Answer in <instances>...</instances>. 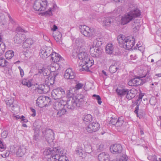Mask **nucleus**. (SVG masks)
Segmentation results:
<instances>
[{"label":"nucleus","mask_w":161,"mask_h":161,"mask_svg":"<svg viewBox=\"0 0 161 161\" xmlns=\"http://www.w3.org/2000/svg\"><path fill=\"white\" fill-rule=\"evenodd\" d=\"M57 89L58 92V97H60L61 98L63 97L65 94V92L64 90L61 87H58Z\"/></svg>","instance_id":"a19ab883"},{"label":"nucleus","mask_w":161,"mask_h":161,"mask_svg":"<svg viewBox=\"0 0 161 161\" xmlns=\"http://www.w3.org/2000/svg\"><path fill=\"white\" fill-rule=\"evenodd\" d=\"M33 43V41L31 38H27L24 42L23 47L25 48H30Z\"/></svg>","instance_id":"cd10ccee"},{"label":"nucleus","mask_w":161,"mask_h":161,"mask_svg":"<svg viewBox=\"0 0 161 161\" xmlns=\"http://www.w3.org/2000/svg\"><path fill=\"white\" fill-rule=\"evenodd\" d=\"M45 98H46V103H47V105H48L50 104L51 101V99L50 98L48 97H45Z\"/></svg>","instance_id":"e2e57ef3"},{"label":"nucleus","mask_w":161,"mask_h":161,"mask_svg":"<svg viewBox=\"0 0 161 161\" xmlns=\"http://www.w3.org/2000/svg\"><path fill=\"white\" fill-rule=\"evenodd\" d=\"M14 55V52L12 50H9L6 52L5 53V57L7 59H11Z\"/></svg>","instance_id":"e433bc0d"},{"label":"nucleus","mask_w":161,"mask_h":161,"mask_svg":"<svg viewBox=\"0 0 161 161\" xmlns=\"http://www.w3.org/2000/svg\"><path fill=\"white\" fill-rule=\"evenodd\" d=\"M98 158L99 161H109L110 156L108 153L102 152L99 154Z\"/></svg>","instance_id":"a211bd4d"},{"label":"nucleus","mask_w":161,"mask_h":161,"mask_svg":"<svg viewBox=\"0 0 161 161\" xmlns=\"http://www.w3.org/2000/svg\"><path fill=\"white\" fill-rule=\"evenodd\" d=\"M26 152L25 147L24 145L15 147L14 146L12 147L11 148V152L12 154H15L19 157H21L23 156Z\"/></svg>","instance_id":"0eeeda50"},{"label":"nucleus","mask_w":161,"mask_h":161,"mask_svg":"<svg viewBox=\"0 0 161 161\" xmlns=\"http://www.w3.org/2000/svg\"><path fill=\"white\" fill-rule=\"evenodd\" d=\"M116 92L119 97H122L127 93V89L121 87L118 88L116 89Z\"/></svg>","instance_id":"4be33fe9"},{"label":"nucleus","mask_w":161,"mask_h":161,"mask_svg":"<svg viewBox=\"0 0 161 161\" xmlns=\"http://www.w3.org/2000/svg\"><path fill=\"white\" fill-rule=\"evenodd\" d=\"M103 42V39L102 38H97L93 41V44L92 45L96 47H99L102 45Z\"/></svg>","instance_id":"c756f323"},{"label":"nucleus","mask_w":161,"mask_h":161,"mask_svg":"<svg viewBox=\"0 0 161 161\" xmlns=\"http://www.w3.org/2000/svg\"><path fill=\"white\" fill-rule=\"evenodd\" d=\"M1 135L2 137L3 138H5L8 135L7 132L6 131H4L2 133Z\"/></svg>","instance_id":"bf43d9fd"},{"label":"nucleus","mask_w":161,"mask_h":161,"mask_svg":"<svg viewBox=\"0 0 161 161\" xmlns=\"http://www.w3.org/2000/svg\"><path fill=\"white\" fill-rule=\"evenodd\" d=\"M156 66L158 67L161 66V60H159L156 62Z\"/></svg>","instance_id":"338daca9"},{"label":"nucleus","mask_w":161,"mask_h":161,"mask_svg":"<svg viewBox=\"0 0 161 161\" xmlns=\"http://www.w3.org/2000/svg\"><path fill=\"white\" fill-rule=\"evenodd\" d=\"M88 147L89 148V149H88L87 147H86V153H87L89 154H90L92 152V147L91 146H88Z\"/></svg>","instance_id":"13d9d810"},{"label":"nucleus","mask_w":161,"mask_h":161,"mask_svg":"<svg viewBox=\"0 0 161 161\" xmlns=\"http://www.w3.org/2000/svg\"><path fill=\"white\" fill-rule=\"evenodd\" d=\"M104 145L101 144L100 145H97V150L98 152L101 151L103 149Z\"/></svg>","instance_id":"864d4df0"},{"label":"nucleus","mask_w":161,"mask_h":161,"mask_svg":"<svg viewBox=\"0 0 161 161\" xmlns=\"http://www.w3.org/2000/svg\"><path fill=\"white\" fill-rule=\"evenodd\" d=\"M136 92V90L135 89H132L130 90L127 89V92L126 94V97L128 99L130 100L135 97Z\"/></svg>","instance_id":"393cba45"},{"label":"nucleus","mask_w":161,"mask_h":161,"mask_svg":"<svg viewBox=\"0 0 161 161\" xmlns=\"http://www.w3.org/2000/svg\"><path fill=\"white\" fill-rule=\"evenodd\" d=\"M128 84L130 86H137L142 85L143 81L141 78L136 77L130 80Z\"/></svg>","instance_id":"dca6fc26"},{"label":"nucleus","mask_w":161,"mask_h":161,"mask_svg":"<svg viewBox=\"0 0 161 161\" xmlns=\"http://www.w3.org/2000/svg\"><path fill=\"white\" fill-rule=\"evenodd\" d=\"M120 67L118 66L117 63H115L114 65H111L109 68V71L111 73L115 72L117 70L120 69Z\"/></svg>","instance_id":"2f4dec72"},{"label":"nucleus","mask_w":161,"mask_h":161,"mask_svg":"<svg viewBox=\"0 0 161 161\" xmlns=\"http://www.w3.org/2000/svg\"><path fill=\"white\" fill-rule=\"evenodd\" d=\"M53 52L52 47L46 46L42 47L40 51V55L42 58L45 59L51 56Z\"/></svg>","instance_id":"6e6552de"},{"label":"nucleus","mask_w":161,"mask_h":161,"mask_svg":"<svg viewBox=\"0 0 161 161\" xmlns=\"http://www.w3.org/2000/svg\"><path fill=\"white\" fill-rule=\"evenodd\" d=\"M110 149L111 153L116 154L121 153L122 151V148L119 144H114L110 146Z\"/></svg>","instance_id":"2eb2a0df"},{"label":"nucleus","mask_w":161,"mask_h":161,"mask_svg":"<svg viewBox=\"0 0 161 161\" xmlns=\"http://www.w3.org/2000/svg\"><path fill=\"white\" fill-rule=\"evenodd\" d=\"M80 61L79 64L84 70L88 71L90 68L93 65V60L89 58L87 53L84 48L79 49L76 52Z\"/></svg>","instance_id":"f03ea898"},{"label":"nucleus","mask_w":161,"mask_h":161,"mask_svg":"<svg viewBox=\"0 0 161 161\" xmlns=\"http://www.w3.org/2000/svg\"><path fill=\"white\" fill-rule=\"evenodd\" d=\"M49 87L47 86L46 87L44 85H39L36 89V90L40 94L45 93L48 92Z\"/></svg>","instance_id":"6ab92c4d"},{"label":"nucleus","mask_w":161,"mask_h":161,"mask_svg":"<svg viewBox=\"0 0 161 161\" xmlns=\"http://www.w3.org/2000/svg\"><path fill=\"white\" fill-rule=\"evenodd\" d=\"M8 62L4 58L0 57V68H4L8 66Z\"/></svg>","instance_id":"473e14b6"},{"label":"nucleus","mask_w":161,"mask_h":161,"mask_svg":"<svg viewBox=\"0 0 161 161\" xmlns=\"http://www.w3.org/2000/svg\"><path fill=\"white\" fill-rule=\"evenodd\" d=\"M38 72L40 74L42 73L44 76H46L47 77L50 74V71L47 66L46 68L42 67L41 69H39Z\"/></svg>","instance_id":"c85d7f7f"},{"label":"nucleus","mask_w":161,"mask_h":161,"mask_svg":"<svg viewBox=\"0 0 161 161\" xmlns=\"http://www.w3.org/2000/svg\"><path fill=\"white\" fill-rule=\"evenodd\" d=\"M76 98L78 107H79L81 104H83L85 101V99L83 95L81 94H78L76 96L74 97Z\"/></svg>","instance_id":"412c9836"},{"label":"nucleus","mask_w":161,"mask_h":161,"mask_svg":"<svg viewBox=\"0 0 161 161\" xmlns=\"http://www.w3.org/2000/svg\"><path fill=\"white\" fill-rule=\"evenodd\" d=\"M113 20L112 18L107 17L105 18L103 21V26H109L113 22Z\"/></svg>","instance_id":"72a5a7b5"},{"label":"nucleus","mask_w":161,"mask_h":161,"mask_svg":"<svg viewBox=\"0 0 161 161\" xmlns=\"http://www.w3.org/2000/svg\"><path fill=\"white\" fill-rule=\"evenodd\" d=\"M66 101L63 100H60L59 102H56L54 103L53 107L57 111L56 114L58 117H60L65 114L66 112Z\"/></svg>","instance_id":"39448f33"},{"label":"nucleus","mask_w":161,"mask_h":161,"mask_svg":"<svg viewBox=\"0 0 161 161\" xmlns=\"http://www.w3.org/2000/svg\"><path fill=\"white\" fill-rule=\"evenodd\" d=\"M16 31L18 32V33H23L24 32L25 33L27 32V31H26L25 30L22 29L20 27H18L16 29Z\"/></svg>","instance_id":"5fc2aeb1"},{"label":"nucleus","mask_w":161,"mask_h":161,"mask_svg":"<svg viewBox=\"0 0 161 161\" xmlns=\"http://www.w3.org/2000/svg\"><path fill=\"white\" fill-rule=\"evenodd\" d=\"M2 38L0 36V50L4 51V52L5 49V46L4 43L2 42Z\"/></svg>","instance_id":"c03bdc74"},{"label":"nucleus","mask_w":161,"mask_h":161,"mask_svg":"<svg viewBox=\"0 0 161 161\" xmlns=\"http://www.w3.org/2000/svg\"><path fill=\"white\" fill-rule=\"evenodd\" d=\"M75 43L77 46L80 47L79 49H83L82 47H83L85 45V42L82 38L80 37L76 39L75 41Z\"/></svg>","instance_id":"a878e982"},{"label":"nucleus","mask_w":161,"mask_h":161,"mask_svg":"<svg viewBox=\"0 0 161 161\" xmlns=\"http://www.w3.org/2000/svg\"><path fill=\"white\" fill-rule=\"evenodd\" d=\"M56 5H53L52 8H49L47 11L44 12L45 14L51 15H52V12L55 10Z\"/></svg>","instance_id":"58836bf2"},{"label":"nucleus","mask_w":161,"mask_h":161,"mask_svg":"<svg viewBox=\"0 0 161 161\" xmlns=\"http://www.w3.org/2000/svg\"><path fill=\"white\" fill-rule=\"evenodd\" d=\"M114 47L111 43H108L106 46V52L108 54H112L114 52Z\"/></svg>","instance_id":"7c9ffc66"},{"label":"nucleus","mask_w":161,"mask_h":161,"mask_svg":"<svg viewBox=\"0 0 161 161\" xmlns=\"http://www.w3.org/2000/svg\"><path fill=\"white\" fill-rule=\"evenodd\" d=\"M124 123L123 118L122 117H119L116 121V126H120L122 125Z\"/></svg>","instance_id":"ea45409f"},{"label":"nucleus","mask_w":161,"mask_h":161,"mask_svg":"<svg viewBox=\"0 0 161 161\" xmlns=\"http://www.w3.org/2000/svg\"><path fill=\"white\" fill-rule=\"evenodd\" d=\"M130 59L134 60L136 59L137 56L136 54L133 53L130 55Z\"/></svg>","instance_id":"680f3d73"},{"label":"nucleus","mask_w":161,"mask_h":161,"mask_svg":"<svg viewBox=\"0 0 161 161\" xmlns=\"http://www.w3.org/2000/svg\"><path fill=\"white\" fill-rule=\"evenodd\" d=\"M5 101L6 105L9 106H10L13 104L14 102V100L12 98H7L6 99Z\"/></svg>","instance_id":"a18cd8bd"},{"label":"nucleus","mask_w":161,"mask_h":161,"mask_svg":"<svg viewBox=\"0 0 161 161\" xmlns=\"http://www.w3.org/2000/svg\"><path fill=\"white\" fill-rule=\"evenodd\" d=\"M148 158L152 161H158L157 160V157L155 155L149 156Z\"/></svg>","instance_id":"8fccbe9b"},{"label":"nucleus","mask_w":161,"mask_h":161,"mask_svg":"<svg viewBox=\"0 0 161 161\" xmlns=\"http://www.w3.org/2000/svg\"><path fill=\"white\" fill-rule=\"evenodd\" d=\"M102 52V50L99 47H96L92 45L90 47V54L93 57H98L101 55Z\"/></svg>","instance_id":"9b49d317"},{"label":"nucleus","mask_w":161,"mask_h":161,"mask_svg":"<svg viewBox=\"0 0 161 161\" xmlns=\"http://www.w3.org/2000/svg\"><path fill=\"white\" fill-rule=\"evenodd\" d=\"M76 98L74 97H70L69 100L67 102L66 101V106L68 109H74L78 107L76 102Z\"/></svg>","instance_id":"f8f14e48"},{"label":"nucleus","mask_w":161,"mask_h":161,"mask_svg":"<svg viewBox=\"0 0 161 161\" xmlns=\"http://www.w3.org/2000/svg\"><path fill=\"white\" fill-rule=\"evenodd\" d=\"M53 36L56 42L59 44L62 43V35L59 31H55L53 33Z\"/></svg>","instance_id":"b1692460"},{"label":"nucleus","mask_w":161,"mask_h":161,"mask_svg":"<svg viewBox=\"0 0 161 161\" xmlns=\"http://www.w3.org/2000/svg\"><path fill=\"white\" fill-rule=\"evenodd\" d=\"M31 112L33 113L31 114L32 116L33 117L35 116L36 115V110L33 108H31Z\"/></svg>","instance_id":"69168bd1"},{"label":"nucleus","mask_w":161,"mask_h":161,"mask_svg":"<svg viewBox=\"0 0 161 161\" xmlns=\"http://www.w3.org/2000/svg\"><path fill=\"white\" fill-rule=\"evenodd\" d=\"M44 154L50 155L48 158L47 161H69L65 155V153L63 149L47 148L44 152Z\"/></svg>","instance_id":"f257e3e1"},{"label":"nucleus","mask_w":161,"mask_h":161,"mask_svg":"<svg viewBox=\"0 0 161 161\" xmlns=\"http://www.w3.org/2000/svg\"><path fill=\"white\" fill-rule=\"evenodd\" d=\"M59 68V64L57 63H53L48 66L50 72H54Z\"/></svg>","instance_id":"bb28decb"},{"label":"nucleus","mask_w":161,"mask_h":161,"mask_svg":"<svg viewBox=\"0 0 161 161\" xmlns=\"http://www.w3.org/2000/svg\"><path fill=\"white\" fill-rule=\"evenodd\" d=\"M6 148V145L0 140V151L3 152Z\"/></svg>","instance_id":"de8ad7c7"},{"label":"nucleus","mask_w":161,"mask_h":161,"mask_svg":"<svg viewBox=\"0 0 161 161\" xmlns=\"http://www.w3.org/2000/svg\"><path fill=\"white\" fill-rule=\"evenodd\" d=\"M75 74L73 69L71 68H69L65 70L64 77L67 80H73L75 78Z\"/></svg>","instance_id":"4468645a"},{"label":"nucleus","mask_w":161,"mask_h":161,"mask_svg":"<svg viewBox=\"0 0 161 161\" xmlns=\"http://www.w3.org/2000/svg\"><path fill=\"white\" fill-rule=\"evenodd\" d=\"M20 119L22 122L26 123L28 121L26 119L25 117L23 116H21Z\"/></svg>","instance_id":"0e129e2a"},{"label":"nucleus","mask_w":161,"mask_h":161,"mask_svg":"<svg viewBox=\"0 0 161 161\" xmlns=\"http://www.w3.org/2000/svg\"><path fill=\"white\" fill-rule=\"evenodd\" d=\"M25 36L21 34H17L14 38V41L15 43L20 44L25 39Z\"/></svg>","instance_id":"aec40b11"},{"label":"nucleus","mask_w":161,"mask_h":161,"mask_svg":"<svg viewBox=\"0 0 161 161\" xmlns=\"http://www.w3.org/2000/svg\"><path fill=\"white\" fill-rule=\"evenodd\" d=\"M118 41L121 47L127 50L131 49L135 44V39L130 36L125 37L124 35H119L118 37Z\"/></svg>","instance_id":"7ed1b4c3"},{"label":"nucleus","mask_w":161,"mask_h":161,"mask_svg":"<svg viewBox=\"0 0 161 161\" xmlns=\"http://www.w3.org/2000/svg\"><path fill=\"white\" fill-rule=\"evenodd\" d=\"M19 70L20 75L22 77L24 75V72L23 70L21 68L20 66H19L18 67Z\"/></svg>","instance_id":"052dcab7"},{"label":"nucleus","mask_w":161,"mask_h":161,"mask_svg":"<svg viewBox=\"0 0 161 161\" xmlns=\"http://www.w3.org/2000/svg\"><path fill=\"white\" fill-rule=\"evenodd\" d=\"M47 0H35L33 4L34 9L36 11H44L47 7Z\"/></svg>","instance_id":"423d86ee"},{"label":"nucleus","mask_w":161,"mask_h":161,"mask_svg":"<svg viewBox=\"0 0 161 161\" xmlns=\"http://www.w3.org/2000/svg\"><path fill=\"white\" fill-rule=\"evenodd\" d=\"M22 84L25 86H26L28 87L31 86V83L30 81L25 79H24L21 82Z\"/></svg>","instance_id":"79ce46f5"},{"label":"nucleus","mask_w":161,"mask_h":161,"mask_svg":"<svg viewBox=\"0 0 161 161\" xmlns=\"http://www.w3.org/2000/svg\"><path fill=\"white\" fill-rule=\"evenodd\" d=\"M82 149L81 147H78L75 150V153L80 157H81L83 155Z\"/></svg>","instance_id":"37998d69"},{"label":"nucleus","mask_w":161,"mask_h":161,"mask_svg":"<svg viewBox=\"0 0 161 161\" xmlns=\"http://www.w3.org/2000/svg\"><path fill=\"white\" fill-rule=\"evenodd\" d=\"M54 78L49 77H47L46 78L45 82L48 86L52 85L54 83Z\"/></svg>","instance_id":"4c0bfd02"},{"label":"nucleus","mask_w":161,"mask_h":161,"mask_svg":"<svg viewBox=\"0 0 161 161\" xmlns=\"http://www.w3.org/2000/svg\"><path fill=\"white\" fill-rule=\"evenodd\" d=\"M39 132L36 131L34 133V134L33 136V139L36 141H38L39 140Z\"/></svg>","instance_id":"603ef678"},{"label":"nucleus","mask_w":161,"mask_h":161,"mask_svg":"<svg viewBox=\"0 0 161 161\" xmlns=\"http://www.w3.org/2000/svg\"><path fill=\"white\" fill-rule=\"evenodd\" d=\"M141 15L140 11L138 9L126 14L122 17L121 22L123 25L126 24L135 18Z\"/></svg>","instance_id":"20e7f679"},{"label":"nucleus","mask_w":161,"mask_h":161,"mask_svg":"<svg viewBox=\"0 0 161 161\" xmlns=\"http://www.w3.org/2000/svg\"><path fill=\"white\" fill-rule=\"evenodd\" d=\"M57 29V27L55 25H54L53 26V28L52 29V30L53 31V32L55 31H56V30Z\"/></svg>","instance_id":"774afa93"},{"label":"nucleus","mask_w":161,"mask_h":161,"mask_svg":"<svg viewBox=\"0 0 161 161\" xmlns=\"http://www.w3.org/2000/svg\"><path fill=\"white\" fill-rule=\"evenodd\" d=\"M149 102L151 105H155L156 103V98L155 97H151L150 99Z\"/></svg>","instance_id":"3c124183"},{"label":"nucleus","mask_w":161,"mask_h":161,"mask_svg":"<svg viewBox=\"0 0 161 161\" xmlns=\"http://www.w3.org/2000/svg\"><path fill=\"white\" fill-rule=\"evenodd\" d=\"M44 136L49 144L53 142L54 139V133L53 131L51 129L47 130Z\"/></svg>","instance_id":"ddd939ff"},{"label":"nucleus","mask_w":161,"mask_h":161,"mask_svg":"<svg viewBox=\"0 0 161 161\" xmlns=\"http://www.w3.org/2000/svg\"><path fill=\"white\" fill-rule=\"evenodd\" d=\"M46 100L45 96H41L39 97L36 100L37 105L40 108L46 106L47 103H46Z\"/></svg>","instance_id":"f3484780"},{"label":"nucleus","mask_w":161,"mask_h":161,"mask_svg":"<svg viewBox=\"0 0 161 161\" xmlns=\"http://www.w3.org/2000/svg\"><path fill=\"white\" fill-rule=\"evenodd\" d=\"M83 86V84L82 83H78L76 84L75 86V88L79 90Z\"/></svg>","instance_id":"6e6d98bb"},{"label":"nucleus","mask_w":161,"mask_h":161,"mask_svg":"<svg viewBox=\"0 0 161 161\" xmlns=\"http://www.w3.org/2000/svg\"><path fill=\"white\" fill-rule=\"evenodd\" d=\"M83 120L84 122L90 123L92 120V116L90 114L84 115L83 117Z\"/></svg>","instance_id":"c9c22d12"},{"label":"nucleus","mask_w":161,"mask_h":161,"mask_svg":"<svg viewBox=\"0 0 161 161\" xmlns=\"http://www.w3.org/2000/svg\"><path fill=\"white\" fill-rule=\"evenodd\" d=\"M50 56L51 59L54 63H57L62 59V57L58 54L55 52H53Z\"/></svg>","instance_id":"5701e85b"},{"label":"nucleus","mask_w":161,"mask_h":161,"mask_svg":"<svg viewBox=\"0 0 161 161\" xmlns=\"http://www.w3.org/2000/svg\"><path fill=\"white\" fill-rule=\"evenodd\" d=\"M118 161H127V156L125 154L121 155L119 159H117Z\"/></svg>","instance_id":"49530a36"},{"label":"nucleus","mask_w":161,"mask_h":161,"mask_svg":"<svg viewBox=\"0 0 161 161\" xmlns=\"http://www.w3.org/2000/svg\"><path fill=\"white\" fill-rule=\"evenodd\" d=\"M117 120V118H112V119L110 121V124L113 125H115L116 126Z\"/></svg>","instance_id":"4d7b16f0"},{"label":"nucleus","mask_w":161,"mask_h":161,"mask_svg":"<svg viewBox=\"0 0 161 161\" xmlns=\"http://www.w3.org/2000/svg\"><path fill=\"white\" fill-rule=\"evenodd\" d=\"M12 153L10 151L6 150L5 153L1 154V156L3 158H6L9 156V154Z\"/></svg>","instance_id":"09e8293b"},{"label":"nucleus","mask_w":161,"mask_h":161,"mask_svg":"<svg viewBox=\"0 0 161 161\" xmlns=\"http://www.w3.org/2000/svg\"><path fill=\"white\" fill-rule=\"evenodd\" d=\"M58 91L57 88L53 89L51 92V97L55 100H56L61 98L60 97H58Z\"/></svg>","instance_id":"f704fd0d"},{"label":"nucleus","mask_w":161,"mask_h":161,"mask_svg":"<svg viewBox=\"0 0 161 161\" xmlns=\"http://www.w3.org/2000/svg\"><path fill=\"white\" fill-rule=\"evenodd\" d=\"M79 28L80 32L84 36L89 37L93 35L94 31L87 26L85 25H81L80 26Z\"/></svg>","instance_id":"9d476101"},{"label":"nucleus","mask_w":161,"mask_h":161,"mask_svg":"<svg viewBox=\"0 0 161 161\" xmlns=\"http://www.w3.org/2000/svg\"><path fill=\"white\" fill-rule=\"evenodd\" d=\"M100 128V125L96 121L90 123L86 127V130L88 132L92 133L98 130Z\"/></svg>","instance_id":"1a4fd4ad"}]
</instances>
